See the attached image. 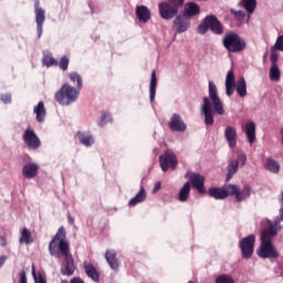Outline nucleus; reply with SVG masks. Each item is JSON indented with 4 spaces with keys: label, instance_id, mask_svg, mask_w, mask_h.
Masks as SVG:
<instances>
[{
    "label": "nucleus",
    "instance_id": "4be33fe9",
    "mask_svg": "<svg viewBox=\"0 0 283 283\" xmlns=\"http://www.w3.org/2000/svg\"><path fill=\"white\" fill-rule=\"evenodd\" d=\"M136 17L140 23H147L151 19V11L145 6H137Z\"/></svg>",
    "mask_w": 283,
    "mask_h": 283
},
{
    "label": "nucleus",
    "instance_id": "423d86ee",
    "mask_svg": "<svg viewBox=\"0 0 283 283\" xmlns=\"http://www.w3.org/2000/svg\"><path fill=\"white\" fill-rule=\"evenodd\" d=\"M269 228H265L261 232V244H272L273 243V238L277 235V231L282 229V226L280 224L279 220L269 221L268 223Z\"/></svg>",
    "mask_w": 283,
    "mask_h": 283
},
{
    "label": "nucleus",
    "instance_id": "ea45409f",
    "mask_svg": "<svg viewBox=\"0 0 283 283\" xmlns=\"http://www.w3.org/2000/svg\"><path fill=\"white\" fill-rule=\"evenodd\" d=\"M282 73L280 72V67L276 65H271L270 69V81H280Z\"/></svg>",
    "mask_w": 283,
    "mask_h": 283
},
{
    "label": "nucleus",
    "instance_id": "c756f323",
    "mask_svg": "<svg viewBox=\"0 0 283 283\" xmlns=\"http://www.w3.org/2000/svg\"><path fill=\"white\" fill-rule=\"evenodd\" d=\"M196 14H200V7L196 2L187 3L184 17H196Z\"/></svg>",
    "mask_w": 283,
    "mask_h": 283
},
{
    "label": "nucleus",
    "instance_id": "9d476101",
    "mask_svg": "<svg viewBox=\"0 0 283 283\" xmlns=\"http://www.w3.org/2000/svg\"><path fill=\"white\" fill-rule=\"evenodd\" d=\"M158 8L161 19H165L166 21L174 19V17L178 14V10H180V8L171 4L170 2H160Z\"/></svg>",
    "mask_w": 283,
    "mask_h": 283
},
{
    "label": "nucleus",
    "instance_id": "4d7b16f0",
    "mask_svg": "<svg viewBox=\"0 0 283 283\" xmlns=\"http://www.w3.org/2000/svg\"><path fill=\"white\" fill-rule=\"evenodd\" d=\"M69 224H74V219L72 214H67Z\"/></svg>",
    "mask_w": 283,
    "mask_h": 283
},
{
    "label": "nucleus",
    "instance_id": "7ed1b4c3",
    "mask_svg": "<svg viewBox=\"0 0 283 283\" xmlns=\"http://www.w3.org/2000/svg\"><path fill=\"white\" fill-rule=\"evenodd\" d=\"M222 45L232 54H238L247 50V41L240 36V34L230 31L227 32L222 39Z\"/></svg>",
    "mask_w": 283,
    "mask_h": 283
},
{
    "label": "nucleus",
    "instance_id": "c9c22d12",
    "mask_svg": "<svg viewBox=\"0 0 283 283\" xmlns=\"http://www.w3.org/2000/svg\"><path fill=\"white\" fill-rule=\"evenodd\" d=\"M241 6L247 10L248 14H253L255 8L258 7V1L255 0H241Z\"/></svg>",
    "mask_w": 283,
    "mask_h": 283
},
{
    "label": "nucleus",
    "instance_id": "2eb2a0df",
    "mask_svg": "<svg viewBox=\"0 0 283 283\" xmlns=\"http://www.w3.org/2000/svg\"><path fill=\"white\" fill-rule=\"evenodd\" d=\"M206 23L209 25V30H211L213 34H224V27L216 15H207Z\"/></svg>",
    "mask_w": 283,
    "mask_h": 283
},
{
    "label": "nucleus",
    "instance_id": "72a5a7b5",
    "mask_svg": "<svg viewBox=\"0 0 283 283\" xmlns=\"http://www.w3.org/2000/svg\"><path fill=\"white\" fill-rule=\"evenodd\" d=\"M34 239L32 238V231L28 228L21 230L20 244H32Z\"/></svg>",
    "mask_w": 283,
    "mask_h": 283
},
{
    "label": "nucleus",
    "instance_id": "603ef678",
    "mask_svg": "<svg viewBox=\"0 0 283 283\" xmlns=\"http://www.w3.org/2000/svg\"><path fill=\"white\" fill-rule=\"evenodd\" d=\"M271 65H277V53H271Z\"/></svg>",
    "mask_w": 283,
    "mask_h": 283
},
{
    "label": "nucleus",
    "instance_id": "a211bd4d",
    "mask_svg": "<svg viewBox=\"0 0 283 283\" xmlns=\"http://www.w3.org/2000/svg\"><path fill=\"white\" fill-rule=\"evenodd\" d=\"M39 175V164L29 163L22 167V176L27 178V180H32V178H36Z\"/></svg>",
    "mask_w": 283,
    "mask_h": 283
},
{
    "label": "nucleus",
    "instance_id": "79ce46f5",
    "mask_svg": "<svg viewBox=\"0 0 283 283\" xmlns=\"http://www.w3.org/2000/svg\"><path fill=\"white\" fill-rule=\"evenodd\" d=\"M216 283H235V281L230 275L221 274L216 279Z\"/></svg>",
    "mask_w": 283,
    "mask_h": 283
},
{
    "label": "nucleus",
    "instance_id": "473e14b6",
    "mask_svg": "<svg viewBox=\"0 0 283 283\" xmlns=\"http://www.w3.org/2000/svg\"><path fill=\"white\" fill-rule=\"evenodd\" d=\"M76 136L80 140V144L84 145V147H92V145H94V137L92 135L77 132Z\"/></svg>",
    "mask_w": 283,
    "mask_h": 283
},
{
    "label": "nucleus",
    "instance_id": "864d4df0",
    "mask_svg": "<svg viewBox=\"0 0 283 283\" xmlns=\"http://www.w3.org/2000/svg\"><path fill=\"white\" fill-rule=\"evenodd\" d=\"M160 187H161L160 181L156 182L154 186L153 192L158 193V191H160Z\"/></svg>",
    "mask_w": 283,
    "mask_h": 283
},
{
    "label": "nucleus",
    "instance_id": "20e7f679",
    "mask_svg": "<svg viewBox=\"0 0 283 283\" xmlns=\"http://www.w3.org/2000/svg\"><path fill=\"white\" fill-rule=\"evenodd\" d=\"M81 88H76L70 84H63L59 92L55 93V101L60 105H72L78 99Z\"/></svg>",
    "mask_w": 283,
    "mask_h": 283
},
{
    "label": "nucleus",
    "instance_id": "1a4fd4ad",
    "mask_svg": "<svg viewBox=\"0 0 283 283\" xmlns=\"http://www.w3.org/2000/svg\"><path fill=\"white\" fill-rule=\"evenodd\" d=\"M34 12L38 38L41 39V35L43 34V24L45 23V10L41 8V1L39 0H34Z\"/></svg>",
    "mask_w": 283,
    "mask_h": 283
},
{
    "label": "nucleus",
    "instance_id": "09e8293b",
    "mask_svg": "<svg viewBox=\"0 0 283 283\" xmlns=\"http://www.w3.org/2000/svg\"><path fill=\"white\" fill-rule=\"evenodd\" d=\"M168 3L175 6L176 8H182V6H185V0H168Z\"/></svg>",
    "mask_w": 283,
    "mask_h": 283
},
{
    "label": "nucleus",
    "instance_id": "7c9ffc66",
    "mask_svg": "<svg viewBox=\"0 0 283 283\" xmlns=\"http://www.w3.org/2000/svg\"><path fill=\"white\" fill-rule=\"evenodd\" d=\"M191 193V184L186 182L179 191L178 200L179 202H187L189 200V195Z\"/></svg>",
    "mask_w": 283,
    "mask_h": 283
},
{
    "label": "nucleus",
    "instance_id": "3c124183",
    "mask_svg": "<svg viewBox=\"0 0 283 283\" xmlns=\"http://www.w3.org/2000/svg\"><path fill=\"white\" fill-rule=\"evenodd\" d=\"M231 13L234 14V17H239V19H244L245 14L243 11H237L231 9Z\"/></svg>",
    "mask_w": 283,
    "mask_h": 283
},
{
    "label": "nucleus",
    "instance_id": "49530a36",
    "mask_svg": "<svg viewBox=\"0 0 283 283\" xmlns=\"http://www.w3.org/2000/svg\"><path fill=\"white\" fill-rule=\"evenodd\" d=\"M274 48L275 50H279V52H283V34L276 39Z\"/></svg>",
    "mask_w": 283,
    "mask_h": 283
},
{
    "label": "nucleus",
    "instance_id": "c85d7f7f",
    "mask_svg": "<svg viewBox=\"0 0 283 283\" xmlns=\"http://www.w3.org/2000/svg\"><path fill=\"white\" fill-rule=\"evenodd\" d=\"M156 87H158V77L156 76V70H154L151 72L150 86H149L150 103H154L156 98Z\"/></svg>",
    "mask_w": 283,
    "mask_h": 283
},
{
    "label": "nucleus",
    "instance_id": "a19ab883",
    "mask_svg": "<svg viewBox=\"0 0 283 283\" xmlns=\"http://www.w3.org/2000/svg\"><path fill=\"white\" fill-rule=\"evenodd\" d=\"M57 66L62 72H67V69L70 67V57L66 55L62 56L60 62H57Z\"/></svg>",
    "mask_w": 283,
    "mask_h": 283
},
{
    "label": "nucleus",
    "instance_id": "39448f33",
    "mask_svg": "<svg viewBox=\"0 0 283 283\" xmlns=\"http://www.w3.org/2000/svg\"><path fill=\"white\" fill-rule=\"evenodd\" d=\"M239 248L243 260H251L253 258V251H255V234H249L241 239Z\"/></svg>",
    "mask_w": 283,
    "mask_h": 283
},
{
    "label": "nucleus",
    "instance_id": "c03bdc74",
    "mask_svg": "<svg viewBox=\"0 0 283 283\" xmlns=\"http://www.w3.org/2000/svg\"><path fill=\"white\" fill-rule=\"evenodd\" d=\"M199 34H207L209 30V24L207 23V18H205L203 22L198 27Z\"/></svg>",
    "mask_w": 283,
    "mask_h": 283
},
{
    "label": "nucleus",
    "instance_id": "2f4dec72",
    "mask_svg": "<svg viewBox=\"0 0 283 283\" xmlns=\"http://www.w3.org/2000/svg\"><path fill=\"white\" fill-rule=\"evenodd\" d=\"M237 94L244 98L247 96V80L244 77H240L239 81H237V84L234 85Z\"/></svg>",
    "mask_w": 283,
    "mask_h": 283
},
{
    "label": "nucleus",
    "instance_id": "37998d69",
    "mask_svg": "<svg viewBox=\"0 0 283 283\" xmlns=\"http://www.w3.org/2000/svg\"><path fill=\"white\" fill-rule=\"evenodd\" d=\"M107 123H112V115L109 113H103L101 117L99 127L107 125Z\"/></svg>",
    "mask_w": 283,
    "mask_h": 283
},
{
    "label": "nucleus",
    "instance_id": "dca6fc26",
    "mask_svg": "<svg viewBox=\"0 0 283 283\" xmlns=\"http://www.w3.org/2000/svg\"><path fill=\"white\" fill-rule=\"evenodd\" d=\"M224 138L230 149H235L238 145V130L233 126H227L224 129Z\"/></svg>",
    "mask_w": 283,
    "mask_h": 283
},
{
    "label": "nucleus",
    "instance_id": "5fc2aeb1",
    "mask_svg": "<svg viewBox=\"0 0 283 283\" xmlns=\"http://www.w3.org/2000/svg\"><path fill=\"white\" fill-rule=\"evenodd\" d=\"M8 260V256L7 255H1L0 256V269L1 266H3L6 264V261Z\"/></svg>",
    "mask_w": 283,
    "mask_h": 283
},
{
    "label": "nucleus",
    "instance_id": "bb28decb",
    "mask_svg": "<svg viewBox=\"0 0 283 283\" xmlns=\"http://www.w3.org/2000/svg\"><path fill=\"white\" fill-rule=\"evenodd\" d=\"M147 200V191H145V187H140V190L137 195L132 198L128 202L129 207H136V205H140V202H145Z\"/></svg>",
    "mask_w": 283,
    "mask_h": 283
},
{
    "label": "nucleus",
    "instance_id": "6e6d98bb",
    "mask_svg": "<svg viewBox=\"0 0 283 283\" xmlns=\"http://www.w3.org/2000/svg\"><path fill=\"white\" fill-rule=\"evenodd\" d=\"M283 220V202H282V208L280 209V220H277L279 222H282Z\"/></svg>",
    "mask_w": 283,
    "mask_h": 283
},
{
    "label": "nucleus",
    "instance_id": "b1692460",
    "mask_svg": "<svg viewBox=\"0 0 283 283\" xmlns=\"http://www.w3.org/2000/svg\"><path fill=\"white\" fill-rule=\"evenodd\" d=\"M33 114L36 115L38 123H44L46 111H45V104L40 101L36 106L33 108Z\"/></svg>",
    "mask_w": 283,
    "mask_h": 283
},
{
    "label": "nucleus",
    "instance_id": "412c9836",
    "mask_svg": "<svg viewBox=\"0 0 283 283\" xmlns=\"http://www.w3.org/2000/svg\"><path fill=\"white\" fill-rule=\"evenodd\" d=\"M235 74L233 71H229L226 77V94L227 96H233V92H235Z\"/></svg>",
    "mask_w": 283,
    "mask_h": 283
},
{
    "label": "nucleus",
    "instance_id": "6e6552de",
    "mask_svg": "<svg viewBox=\"0 0 283 283\" xmlns=\"http://www.w3.org/2000/svg\"><path fill=\"white\" fill-rule=\"evenodd\" d=\"M256 255L262 260H277L280 258V252L273 243H261L256 250Z\"/></svg>",
    "mask_w": 283,
    "mask_h": 283
},
{
    "label": "nucleus",
    "instance_id": "0eeeda50",
    "mask_svg": "<svg viewBox=\"0 0 283 283\" xmlns=\"http://www.w3.org/2000/svg\"><path fill=\"white\" fill-rule=\"evenodd\" d=\"M159 164L163 171H169V169H176L178 167V158L172 150H166L165 154L159 156Z\"/></svg>",
    "mask_w": 283,
    "mask_h": 283
},
{
    "label": "nucleus",
    "instance_id": "58836bf2",
    "mask_svg": "<svg viewBox=\"0 0 283 283\" xmlns=\"http://www.w3.org/2000/svg\"><path fill=\"white\" fill-rule=\"evenodd\" d=\"M32 275L34 283H48V280L45 279V274L43 272H36L34 269V265H32Z\"/></svg>",
    "mask_w": 283,
    "mask_h": 283
},
{
    "label": "nucleus",
    "instance_id": "aec40b11",
    "mask_svg": "<svg viewBox=\"0 0 283 283\" xmlns=\"http://www.w3.org/2000/svg\"><path fill=\"white\" fill-rule=\"evenodd\" d=\"M174 27L176 29V32H178V34L182 32H187L189 28V20L187 19V15H184V14L178 15L174 21Z\"/></svg>",
    "mask_w": 283,
    "mask_h": 283
},
{
    "label": "nucleus",
    "instance_id": "ddd939ff",
    "mask_svg": "<svg viewBox=\"0 0 283 283\" xmlns=\"http://www.w3.org/2000/svg\"><path fill=\"white\" fill-rule=\"evenodd\" d=\"M55 252H52L51 243L49 244V251L51 255H54V258H60L63 255V258L70 255V243L67 241H55L54 242Z\"/></svg>",
    "mask_w": 283,
    "mask_h": 283
},
{
    "label": "nucleus",
    "instance_id": "6ab92c4d",
    "mask_svg": "<svg viewBox=\"0 0 283 283\" xmlns=\"http://www.w3.org/2000/svg\"><path fill=\"white\" fill-rule=\"evenodd\" d=\"M116 255V250H107L105 253V260L113 271H118V268L120 266V261Z\"/></svg>",
    "mask_w": 283,
    "mask_h": 283
},
{
    "label": "nucleus",
    "instance_id": "de8ad7c7",
    "mask_svg": "<svg viewBox=\"0 0 283 283\" xmlns=\"http://www.w3.org/2000/svg\"><path fill=\"white\" fill-rule=\"evenodd\" d=\"M237 160L242 165V167H244V165H247V155L244 153H238Z\"/></svg>",
    "mask_w": 283,
    "mask_h": 283
},
{
    "label": "nucleus",
    "instance_id": "4468645a",
    "mask_svg": "<svg viewBox=\"0 0 283 283\" xmlns=\"http://www.w3.org/2000/svg\"><path fill=\"white\" fill-rule=\"evenodd\" d=\"M168 127L171 129V132H187V124L185 123V119H182V116L176 113L172 114L168 123Z\"/></svg>",
    "mask_w": 283,
    "mask_h": 283
},
{
    "label": "nucleus",
    "instance_id": "13d9d810",
    "mask_svg": "<svg viewBox=\"0 0 283 283\" xmlns=\"http://www.w3.org/2000/svg\"><path fill=\"white\" fill-rule=\"evenodd\" d=\"M60 283H70L67 280H62Z\"/></svg>",
    "mask_w": 283,
    "mask_h": 283
},
{
    "label": "nucleus",
    "instance_id": "f03ea898",
    "mask_svg": "<svg viewBox=\"0 0 283 283\" xmlns=\"http://www.w3.org/2000/svg\"><path fill=\"white\" fill-rule=\"evenodd\" d=\"M206 193L214 200H227V197L233 196L237 202H242L251 198V186L245 185L242 190L235 185H228L226 188L210 187Z\"/></svg>",
    "mask_w": 283,
    "mask_h": 283
},
{
    "label": "nucleus",
    "instance_id": "4c0bfd02",
    "mask_svg": "<svg viewBox=\"0 0 283 283\" xmlns=\"http://www.w3.org/2000/svg\"><path fill=\"white\" fill-rule=\"evenodd\" d=\"M265 169L271 171L272 174H279L280 171V164L275 161V159L269 158L265 164Z\"/></svg>",
    "mask_w": 283,
    "mask_h": 283
},
{
    "label": "nucleus",
    "instance_id": "e433bc0d",
    "mask_svg": "<svg viewBox=\"0 0 283 283\" xmlns=\"http://www.w3.org/2000/svg\"><path fill=\"white\" fill-rule=\"evenodd\" d=\"M69 78L72 83H76L75 88L77 90L83 88V77L81 76V74H78L77 72H71L69 74Z\"/></svg>",
    "mask_w": 283,
    "mask_h": 283
},
{
    "label": "nucleus",
    "instance_id": "393cba45",
    "mask_svg": "<svg viewBox=\"0 0 283 283\" xmlns=\"http://www.w3.org/2000/svg\"><path fill=\"white\" fill-rule=\"evenodd\" d=\"M42 64L45 67H56L59 62L54 59V55L50 51H43Z\"/></svg>",
    "mask_w": 283,
    "mask_h": 283
},
{
    "label": "nucleus",
    "instance_id": "bf43d9fd",
    "mask_svg": "<svg viewBox=\"0 0 283 283\" xmlns=\"http://www.w3.org/2000/svg\"><path fill=\"white\" fill-rule=\"evenodd\" d=\"M281 198H282V199H281V202H283V191L281 192Z\"/></svg>",
    "mask_w": 283,
    "mask_h": 283
},
{
    "label": "nucleus",
    "instance_id": "f8f14e48",
    "mask_svg": "<svg viewBox=\"0 0 283 283\" xmlns=\"http://www.w3.org/2000/svg\"><path fill=\"white\" fill-rule=\"evenodd\" d=\"M190 178L191 185L195 189H197L198 193H207V189L205 188V176L196 172H187L186 177Z\"/></svg>",
    "mask_w": 283,
    "mask_h": 283
},
{
    "label": "nucleus",
    "instance_id": "f3484780",
    "mask_svg": "<svg viewBox=\"0 0 283 283\" xmlns=\"http://www.w3.org/2000/svg\"><path fill=\"white\" fill-rule=\"evenodd\" d=\"M74 271H76V266L74 265V259L72 255L64 256V263L61 268L62 275H66L70 277L71 275H74Z\"/></svg>",
    "mask_w": 283,
    "mask_h": 283
},
{
    "label": "nucleus",
    "instance_id": "f704fd0d",
    "mask_svg": "<svg viewBox=\"0 0 283 283\" xmlns=\"http://www.w3.org/2000/svg\"><path fill=\"white\" fill-rule=\"evenodd\" d=\"M238 169H240V163H238V160H232L228 166V174L226 176L227 182L238 174Z\"/></svg>",
    "mask_w": 283,
    "mask_h": 283
},
{
    "label": "nucleus",
    "instance_id": "9b49d317",
    "mask_svg": "<svg viewBox=\"0 0 283 283\" xmlns=\"http://www.w3.org/2000/svg\"><path fill=\"white\" fill-rule=\"evenodd\" d=\"M23 140L29 149H39L41 147V139L32 128H27L23 135Z\"/></svg>",
    "mask_w": 283,
    "mask_h": 283
},
{
    "label": "nucleus",
    "instance_id": "8fccbe9b",
    "mask_svg": "<svg viewBox=\"0 0 283 283\" xmlns=\"http://www.w3.org/2000/svg\"><path fill=\"white\" fill-rule=\"evenodd\" d=\"M19 282L20 283H28V276L25 274V270H22L19 274Z\"/></svg>",
    "mask_w": 283,
    "mask_h": 283
},
{
    "label": "nucleus",
    "instance_id": "a18cd8bd",
    "mask_svg": "<svg viewBox=\"0 0 283 283\" xmlns=\"http://www.w3.org/2000/svg\"><path fill=\"white\" fill-rule=\"evenodd\" d=\"M0 101L8 105V103H12V95L10 93L1 94Z\"/></svg>",
    "mask_w": 283,
    "mask_h": 283
},
{
    "label": "nucleus",
    "instance_id": "a878e982",
    "mask_svg": "<svg viewBox=\"0 0 283 283\" xmlns=\"http://www.w3.org/2000/svg\"><path fill=\"white\" fill-rule=\"evenodd\" d=\"M255 129L256 126L254 124V122H248L245 124V136L248 138V143H250V145H253L255 143Z\"/></svg>",
    "mask_w": 283,
    "mask_h": 283
},
{
    "label": "nucleus",
    "instance_id": "5701e85b",
    "mask_svg": "<svg viewBox=\"0 0 283 283\" xmlns=\"http://www.w3.org/2000/svg\"><path fill=\"white\" fill-rule=\"evenodd\" d=\"M65 238H66L65 228L64 227L59 228L56 234L51 240V251H52V253H56V247H54V242H67L65 240Z\"/></svg>",
    "mask_w": 283,
    "mask_h": 283
},
{
    "label": "nucleus",
    "instance_id": "cd10ccee",
    "mask_svg": "<svg viewBox=\"0 0 283 283\" xmlns=\"http://www.w3.org/2000/svg\"><path fill=\"white\" fill-rule=\"evenodd\" d=\"M84 269H85V273H86L87 277H91V280H93V282H99L101 274L98 273V270H96L94 264H92V263L85 264Z\"/></svg>",
    "mask_w": 283,
    "mask_h": 283
},
{
    "label": "nucleus",
    "instance_id": "f257e3e1",
    "mask_svg": "<svg viewBox=\"0 0 283 283\" xmlns=\"http://www.w3.org/2000/svg\"><path fill=\"white\" fill-rule=\"evenodd\" d=\"M201 114L205 116V124L209 127L216 123L213 114H218L219 116L224 114V105L220 96H218V86L211 81L209 82V97H203Z\"/></svg>",
    "mask_w": 283,
    "mask_h": 283
}]
</instances>
